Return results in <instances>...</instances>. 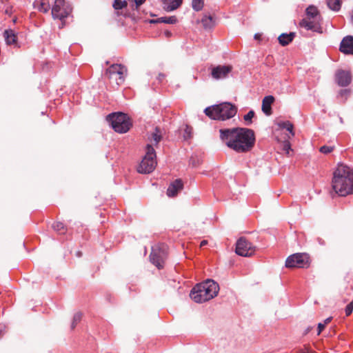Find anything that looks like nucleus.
<instances>
[{"label":"nucleus","instance_id":"nucleus-1","mask_svg":"<svg viewBox=\"0 0 353 353\" xmlns=\"http://www.w3.org/2000/svg\"><path fill=\"white\" fill-rule=\"evenodd\" d=\"M332 186L341 196L353 193V170L343 163H339L333 172Z\"/></svg>","mask_w":353,"mask_h":353},{"label":"nucleus","instance_id":"nucleus-2","mask_svg":"<svg viewBox=\"0 0 353 353\" xmlns=\"http://www.w3.org/2000/svg\"><path fill=\"white\" fill-rule=\"evenodd\" d=\"M219 291V284L212 279L196 284L190 291V298L196 303L208 301L216 296Z\"/></svg>","mask_w":353,"mask_h":353},{"label":"nucleus","instance_id":"nucleus-3","mask_svg":"<svg viewBox=\"0 0 353 353\" xmlns=\"http://www.w3.org/2000/svg\"><path fill=\"white\" fill-rule=\"evenodd\" d=\"M205 114L214 120L225 121L234 117L237 112L235 105L225 102L206 108Z\"/></svg>","mask_w":353,"mask_h":353},{"label":"nucleus","instance_id":"nucleus-4","mask_svg":"<svg viewBox=\"0 0 353 353\" xmlns=\"http://www.w3.org/2000/svg\"><path fill=\"white\" fill-rule=\"evenodd\" d=\"M220 138L226 145L237 152H243V128L221 129Z\"/></svg>","mask_w":353,"mask_h":353},{"label":"nucleus","instance_id":"nucleus-5","mask_svg":"<svg viewBox=\"0 0 353 353\" xmlns=\"http://www.w3.org/2000/svg\"><path fill=\"white\" fill-rule=\"evenodd\" d=\"M107 120L114 131L119 133L127 132L132 126L130 117L123 112L111 113L107 116Z\"/></svg>","mask_w":353,"mask_h":353},{"label":"nucleus","instance_id":"nucleus-6","mask_svg":"<svg viewBox=\"0 0 353 353\" xmlns=\"http://www.w3.org/2000/svg\"><path fill=\"white\" fill-rule=\"evenodd\" d=\"M156 152L150 145L147 144L145 147V154L143 158L139 168L138 172L142 174H149L152 172L156 168L157 159Z\"/></svg>","mask_w":353,"mask_h":353},{"label":"nucleus","instance_id":"nucleus-7","mask_svg":"<svg viewBox=\"0 0 353 353\" xmlns=\"http://www.w3.org/2000/svg\"><path fill=\"white\" fill-rule=\"evenodd\" d=\"M127 73L128 70L125 65L114 63L106 69L105 74L110 79H114L117 85L119 86L124 83Z\"/></svg>","mask_w":353,"mask_h":353},{"label":"nucleus","instance_id":"nucleus-8","mask_svg":"<svg viewBox=\"0 0 353 353\" xmlns=\"http://www.w3.org/2000/svg\"><path fill=\"white\" fill-rule=\"evenodd\" d=\"M310 265V257L305 253H295L289 256L285 261L288 268H307Z\"/></svg>","mask_w":353,"mask_h":353},{"label":"nucleus","instance_id":"nucleus-9","mask_svg":"<svg viewBox=\"0 0 353 353\" xmlns=\"http://www.w3.org/2000/svg\"><path fill=\"white\" fill-rule=\"evenodd\" d=\"M166 257L167 252L165 245L152 247L150 254V260L158 269L163 268Z\"/></svg>","mask_w":353,"mask_h":353},{"label":"nucleus","instance_id":"nucleus-10","mask_svg":"<svg viewBox=\"0 0 353 353\" xmlns=\"http://www.w3.org/2000/svg\"><path fill=\"white\" fill-rule=\"evenodd\" d=\"M71 8L65 0H55L52 8V15L54 19L63 20L71 12Z\"/></svg>","mask_w":353,"mask_h":353},{"label":"nucleus","instance_id":"nucleus-11","mask_svg":"<svg viewBox=\"0 0 353 353\" xmlns=\"http://www.w3.org/2000/svg\"><path fill=\"white\" fill-rule=\"evenodd\" d=\"M335 81L341 87H347L352 82V74L350 71L338 70L335 73Z\"/></svg>","mask_w":353,"mask_h":353},{"label":"nucleus","instance_id":"nucleus-12","mask_svg":"<svg viewBox=\"0 0 353 353\" xmlns=\"http://www.w3.org/2000/svg\"><path fill=\"white\" fill-rule=\"evenodd\" d=\"M301 27L304 28L307 30H312L316 32H322L321 26V19H303L299 23Z\"/></svg>","mask_w":353,"mask_h":353},{"label":"nucleus","instance_id":"nucleus-13","mask_svg":"<svg viewBox=\"0 0 353 353\" xmlns=\"http://www.w3.org/2000/svg\"><path fill=\"white\" fill-rule=\"evenodd\" d=\"M232 67L230 65H217L213 67L211 70V75L214 79H224L231 72Z\"/></svg>","mask_w":353,"mask_h":353},{"label":"nucleus","instance_id":"nucleus-14","mask_svg":"<svg viewBox=\"0 0 353 353\" xmlns=\"http://www.w3.org/2000/svg\"><path fill=\"white\" fill-rule=\"evenodd\" d=\"M255 142L254 130L244 128V152L250 150L254 147Z\"/></svg>","mask_w":353,"mask_h":353},{"label":"nucleus","instance_id":"nucleus-15","mask_svg":"<svg viewBox=\"0 0 353 353\" xmlns=\"http://www.w3.org/2000/svg\"><path fill=\"white\" fill-rule=\"evenodd\" d=\"M339 50L343 54L353 55V37H345L340 43Z\"/></svg>","mask_w":353,"mask_h":353},{"label":"nucleus","instance_id":"nucleus-16","mask_svg":"<svg viewBox=\"0 0 353 353\" xmlns=\"http://www.w3.org/2000/svg\"><path fill=\"white\" fill-rule=\"evenodd\" d=\"M183 183L181 179H176L172 183L167 190V195L169 197L175 196L178 192L183 189Z\"/></svg>","mask_w":353,"mask_h":353},{"label":"nucleus","instance_id":"nucleus-17","mask_svg":"<svg viewBox=\"0 0 353 353\" xmlns=\"http://www.w3.org/2000/svg\"><path fill=\"white\" fill-rule=\"evenodd\" d=\"M274 101V97L272 95L265 96L262 101V111L263 113L270 116L272 114V104Z\"/></svg>","mask_w":353,"mask_h":353},{"label":"nucleus","instance_id":"nucleus-18","mask_svg":"<svg viewBox=\"0 0 353 353\" xmlns=\"http://www.w3.org/2000/svg\"><path fill=\"white\" fill-rule=\"evenodd\" d=\"M3 36L7 45H13L14 46H18L17 40V36L14 30L11 29L5 30Z\"/></svg>","mask_w":353,"mask_h":353},{"label":"nucleus","instance_id":"nucleus-19","mask_svg":"<svg viewBox=\"0 0 353 353\" xmlns=\"http://www.w3.org/2000/svg\"><path fill=\"white\" fill-rule=\"evenodd\" d=\"M34 7L43 13L48 12L50 9L49 0H36L34 2Z\"/></svg>","mask_w":353,"mask_h":353},{"label":"nucleus","instance_id":"nucleus-20","mask_svg":"<svg viewBox=\"0 0 353 353\" xmlns=\"http://www.w3.org/2000/svg\"><path fill=\"white\" fill-rule=\"evenodd\" d=\"M256 246L250 242L247 238L244 237V257H250L254 254Z\"/></svg>","mask_w":353,"mask_h":353},{"label":"nucleus","instance_id":"nucleus-21","mask_svg":"<svg viewBox=\"0 0 353 353\" xmlns=\"http://www.w3.org/2000/svg\"><path fill=\"white\" fill-rule=\"evenodd\" d=\"M294 37H295L294 32H290L289 34L283 33L278 37V40H279V43L282 46H288L290 43H291L293 41Z\"/></svg>","mask_w":353,"mask_h":353},{"label":"nucleus","instance_id":"nucleus-22","mask_svg":"<svg viewBox=\"0 0 353 353\" xmlns=\"http://www.w3.org/2000/svg\"><path fill=\"white\" fill-rule=\"evenodd\" d=\"M352 90L349 88L341 89L339 91L336 98L341 104H345L351 95Z\"/></svg>","mask_w":353,"mask_h":353},{"label":"nucleus","instance_id":"nucleus-23","mask_svg":"<svg viewBox=\"0 0 353 353\" xmlns=\"http://www.w3.org/2000/svg\"><path fill=\"white\" fill-rule=\"evenodd\" d=\"M182 1L183 0H164V8L167 11H173L181 5Z\"/></svg>","mask_w":353,"mask_h":353},{"label":"nucleus","instance_id":"nucleus-24","mask_svg":"<svg viewBox=\"0 0 353 353\" xmlns=\"http://www.w3.org/2000/svg\"><path fill=\"white\" fill-rule=\"evenodd\" d=\"M176 22H177V19L175 16L163 17H159L157 19L150 20V23H168V24H174Z\"/></svg>","mask_w":353,"mask_h":353},{"label":"nucleus","instance_id":"nucleus-25","mask_svg":"<svg viewBox=\"0 0 353 353\" xmlns=\"http://www.w3.org/2000/svg\"><path fill=\"white\" fill-rule=\"evenodd\" d=\"M305 19H321V15L316 7L310 6L306 9V18Z\"/></svg>","mask_w":353,"mask_h":353},{"label":"nucleus","instance_id":"nucleus-26","mask_svg":"<svg viewBox=\"0 0 353 353\" xmlns=\"http://www.w3.org/2000/svg\"><path fill=\"white\" fill-rule=\"evenodd\" d=\"M161 139V131L159 128H156L154 132L151 134V137L149 138L150 142L151 143V145H157Z\"/></svg>","mask_w":353,"mask_h":353},{"label":"nucleus","instance_id":"nucleus-27","mask_svg":"<svg viewBox=\"0 0 353 353\" xmlns=\"http://www.w3.org/2000/svg\"><path fill=\"white\" fill-rule=\"evenodd\" d=\"M201 23L205 29H210L214 26V21L212 16L204 15L201 19Z\"/></svg>","mask_w":353,"mask_h":353},{"label":"nucleus","instance_id":"nucleus-28","mask_svg":"<svg viewBox=\"0 0 353 353\" xmlns=\"http://www.w3.org/2000/svg\"><path fill=\"white\" fill-rule=\"evenodd\" d=\"M327 5L330 9L339 11L341 6V0H327Z\"/></svg>","mask_w":353,"mask_h":353},{"label":"nucleus","instance_id":"nucleus-29","mask_svg":"<svg viewBox=\"0 0 353 353\" xmlns=\"http://www.w3.org/2000/svg\"><path fill=\"white\" fill-rule=\"evenodd\" d=\"M128 6V3L126 1L123 0H114L113 3V8L116 11L117 15L119 14V10H121L123 8H125Z\"/></svg>","mask_w":353,"mask_h":353},{"label":"nucleus","instance_id":"nucleus-30","mask_svg":"<svg viewBox=\"0 0 353 353\" xmlns=\"http://www.w3.org/2000/svg\"><path fill=\"white\" fill-rule=\"evenodd\" d=\"M52 228L54 229V230H55L60 234H64L67 230L64 224L59 221L55 222L52 224Z\"/></svg>","mask_w":353,"mask_h":353},{"label":"nucleus","instance_id":"nucleus-31","mask_svg":"<svg viewBox=\"0 0 353 353\" xmlns=\"http://www.w3.org/2000/svg\"><path fill=\"white\" fill-rule=\"evenodd\" d=\"M279 126L281 128L286 129V130H288L291 134V135L292 137L294 136V132L293 130L294 125L290 121H283L279 123Z\"/></svg>","mask_w":353,"mask_h":353},{"label":"nucleus","instance_id":"nucleus-32","mask_svg":"<svg viewBox=\"0 0 353 353\" xmlns=\"http://www.w3.org/2000/svg\"><path fill=\"white\" fill-rule=\"evenodd\" d=\"M204 5V0H192V6L193 10L198 12L202 10Z\"/></svg>","mask_w":353,"mask_h":353},{"label":"nucleus","instance_id":"nucleus-33","mask_svg":"<svg viewBox=\"0 0 353 353\" xmlns=\"http://www.w3.org/2000/svg\"><path fill=\"white\" fill-rule=\"evenodd\" d=\"M235 252L236 254L243 256V236L239 237L236 241Z\"/></svg>","mask_w":353,"mask_h":353},{"label":"nucleus","instance_id":"nucleus-34","mask_svg":"<svg viewBox=\"0 0 353 353\" xmlns=\"http://www.w3.org/2000/svg\"><path fill=\"white\" fill-rule=\"evenodd\" d=\"M82 314L80 312H77L74 314L71 325L72 329H74L76 325L80 322L81 319Z\"/></svg>","mask_w":353,"mask_h":353},{"label":"nucleus","instance_id":"nucleus-35","mask_svg":"<svg viewBox=\"0 0 353 353\" xmlns=\"http://www.w3.org/2000/svg\"><path fill=\"white\" fill-rule=\"evenodd\" d=\"M254 112L253 110H250L244 115V121L247 122V125H250L252 123V119L254 117Z\"/></svg>","mask_w":353,"mask_h":353},{"label":"nucleus","instance_id":"nucleus-36","mask_svg":"<svg viewBox=\"0 0 353 353\" xmlns=\"http://www.w3.org/2000/svg\"><path fill=\"white\" fill-rule=\"evenodd\" d=\"M334 147L333 146L323 145L320 148L319 151L321 153L327 154L332 152L334 150Z\"/></svg>","mask_w":353,"mask_h":353},{"label":"nucleus","instance_id":"nucleus-37","mask_svg":"<svg viewBox=\"0 0 353 353\" xmlns=\"http://www.w3.org/2000/svg\"><path fill=\"white\" fill-rule=\"evenodd\" d=\"M192 128L188 125H186L185 129L184 130V134H183L184 139H190L192 137Z\"/></svg>","mask_w":353,"mask_h":353},{"label":"nucleus","instance_id":"nucleus-38","mask_svg":"<svg viewBox=\"0 0 353 353\" xmlns=\"http://www.w3.org/2000/svg\"><path fill=\"white\" fill-rule=\"evenodd\" d=\"M353 311V301L350 302L345 308V312L346 316H350Z\"/></svg>","mask_w":353,"mask_h":353},{"label":"nucleus","instance_id":"nucleus-39","mask_svg":"<svg viewBox=\"0 0 353 353\" xmlns=\"http://www.w3.org/2000/svg\"><path fill=\"white\" fill-rule=\"evenodd\" d=\"M283 150L289 154L290 150H291L290 143L289 141H286L283 144Z\"/></svg>","mask_w":353,"mask_h":353},{"label":"nucleus","instance_id":"nucleus-40","mask_svg":"<svg viewBox=\"0 0 353 353\" xmlns=\"http://www.w3.org/2000/svg\"><path fill=\"white\" fill-rule=\"evenodd\" d=\"M325 324H323L322 323H319L318 324V332H317V335H319L321 332L323 330V329L325 328Z\"/></svg>","mask_w":353,"mask_h":353},{"label":"nucleus","instance_id":"nucleus-41","mask_svg":"<svg viewBox=\"0 0 353 353\" xmlns=\"http://www.w3.org/2000/svg\"><path fill=\"white\" fill-rule=\"evenodd\" d=\"M145 1L146 0H134L136 6L137 7L140 6L141 5H142Z\"/></svg>","mask_w":353,"mask_h":353},{"label":"nucleus","instance_id":"nucleus-42","mask_svg":"<svg viewBox=\"0 0 353 353\" xmlns=\"http://www.w3.org/2000/svg\"><path fill=\"white\" fill-rule=\"evenodd\" d=\"M12 7H8L5 10L6 14L10 15L12 14Z\"/></svg>","mask_w":353,"mask_h":353},{"label":"nucleus","instance_id":"nucleus-43","mask_svg":"<svg viewBox=\"0 0 353 353\" xmlns=\"http://www.w3.org/2000/svg\"><path fill=\"white\" fill-rule=\"evenodd\" d=\"M332 317H328L326 319H325L324 322L322 323L323 324H325V326L328 324L332 321Z\"/></svg>","mask_w":353,"mask_h":353},{"label":"nucleus","instance_id":"nucleus-44","mask_svg":"<svg viewBox=\"0 0 353 353\" xmlns=\"http://www.w3.org/2000/svg\"><path fill=\"white\" fill-rule=\"evenodd\" d=\"M207 243H208V241H205V240H203V241H202L201 242L200 246H201V247H203V246H204V245H207Z\"/></svg>","mask_w":353,"mask_h":353},{"label":"nucleus","instance_id":"nucleus-45","mask_svg":"<svg viewBox=\"0 0 353 353\" xmlns=\"http://www.w3.org/2000/svg\"><path fill=\"white\" fill-rule=\"evenodd\" d=\"M350 21L353 23V9L350 12Z\"/></svg>","mask_w":353,"mask_h":353},{"label":"nucleus","instance_id":"nucleus-46","mask_svg":"<svg viewBox=\"0 0 353 353\" xmlns=\"http://www.w3.org/2000/svg\"><path fill=\"white\" fill-rule=\"evenodd\" d=\"M163 78H164V74H159V81H161Z\"/></svg>","mask_w":353,"mask_h":353},{"label":"nucleus","instance_id":"nucleus-47","mask_svg":"<svg viewBox=\"0 0 353 353\" xmlns=\"http://www.w3.org/2000/svg\"><path fill=\"white\" fill-rule=\"evenodd\" d=\"M260 37H261V35L259 34H255L254 39H258Z\"/></svg>","mask_w":353,"mask_h":353},{"label":"nucleus","instance_id":"nucleus-48","mask_svg":"<svg viewBox=\"0 0 353 353\" xmlns=\"http://www.w3.org/2000/svg\"><path fill=\"white\" fill-rule=\"evenodd\" d=\"M166 35L168 37L171 34V33L170 32H165Z\"/></svg>","mask_w":353,"mask_h":353},{"label":"nucleus","instance_id":"nucleus-49","mask_svg":"<svg viewBox=\"0 0 353 353\" xmlns=\"http://www.w3.org/2000/svg\"><path fill=\"white\" fill-rule=\"evenodd\" d=\"M8 1V0H0V1H1V3H5V2Z\"/></svg>","mask_w":353,"mask_h":353},{"label":"nucleus","instance_id":"nucleus-50","mask_svg":"<svg viewBox=\"0 0 353 353\" xmlns=\"http://www.w3.org/2000/svg\"><path fill=\"white\" fill-rule=\"evenodd\" d=\"M106 65H109L110 64V62L108 61L105 62Z\"/></svg>","mask_w":353,"mask_h":353},{"label":"nucleus","instance_id":"nucleus-51","mask_svg":"<svg viewBox=\"0 0 353 353\" xmlns=\"http://www.w3.org/2000/svg\"><path fill=\"white\" fill-rule=\"evenodd\" d=\"M310 329L308 328L306 332H305V334H307L308 332H309Z\"/></svg>","mask_w":353,"mask_h":353}]
</instances>
